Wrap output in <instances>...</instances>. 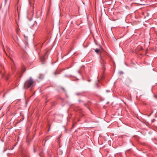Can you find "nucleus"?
<instances>
[{"label": "nucleus", "mask_w": 157, "mask_h": 157, "mask_svg": "<svg viewBox=\"0 0 157 157\" xmlns=\"http://www.w3.org/2000/svg\"><path fill=\"white\" fill-rule=\"evenodd\" d=\"M34 83L33 80L31 77H30L29 79L26 80L25 82L24 85V88L27 89L30 87H32L33 86Z\"/></svg>", "instance_id": "1"}, {"label": "nucleus", "mask_w": 157, "mask_h": 157, "mask_svg": "<svg viewBox=\"0 0 157 157\" xmlns=\"http://www.w3.org/2000/svg\"><path fill=\"white\" fill-rule=\"evenodd\" d=\"M102 49V48L101 47L100 49H94V51L95 52H96L97 53H98L99 52L101 51V50Z\"/></svg>", "instance_id": "2"}, {"label": "nucleus", "mask_w": 157, "mask_h": 157, "mask_svg": "<svg viewBox=\"0 0 157 157\" xmlns=\"http://www.w3.org/2000/svg\"><path fill=\"white\" fill-rule=\"evenodd\" d=\"M44 77V75L42 74H40L39 75L38 78L39 79H42Z\"/></svg>", "instance_id": "3"}, {"label": "nucleus", "mask_w": 157, "mask_h": 157, "mask_svg": "<svg viewBox=\"0 0 157 157\" xmlns=\"http://www.w3.org/2000/svg\"><path fill=\"white\" fill-rule=\"evenodd\" d=\"M41 61L42 62H44L45 61V59L44 57H43L41 59Z\"/></svg>", "instance_id": "4"}, {"label": "nucleus", "mask_w": 157, "mask_h": 157, "mask_svg": "<svg viewBox=\"0 0 157 157\" xmlns=\"http://www.w3.org/2000/svg\"><path fill=\"white\" fill-rule=\"evenodd\" d=\"M5 78L6 80H7L9 78V76H8V75H7L6 76H5Z\"/></svg>", "instance_id": "5"}, {"label": "nucleus", "mask_w": 157, "mask_h": 157, "mask_svg": "<svg viewBox=\"0 0 157 157\" xmlns=\"http://www.w3.org/2000/svg\"><path fill=\"white\" fill-rule=\"evenodd\" d=\"M59 73H57V72H56H56L54 73V74H55V75H57V74H59Z\"/></svg>", "instance_id": "6"}, {"label": "nucleus", "mask_w": 157, "mask_h": 157, "mask_svg": "<svg viewBox=\"0 0 157 157\" xmlns=\"http://www.w3.org/2000/svg\"><path fill=\"white\" fill-rule=\"evenodd\" d=\"M4 75H3V74H2V75L1 76L2 77V78H3L4 77Z\"/></svg>", "instance_id": "7"}, {"label": "nucleus", "mask_w": 157, "mask_h": 157, "mask_svg": "<svg viewBox=\"0 0 157 157\" xmlns=\"http://www.w3.org/2000/svg\"><path fill=\"white\" fill-rule=\"evenodd\" d=\"M60 136H59V138H58V140H59V138L60 137Z\"/></svg>", "instance_id": "8"}, {"label": "nucleus", "mask_w": 157, "mask_h": 157, "mask_svg": "<svg viewBox=\"0 0 157 157\" xmlns=\"http://www.w3.org/2000/svg\"><path fill=\"white\" fill-rule=\"evenodd\" d=\"M140 49H141V50H143V48H142V47H141V48H140Z\"/></svg>", "instance_id": "9"}, {"label": "nucleus", "mask_w": 157, "mask_h": 157, "mask_svg": "<svg viewBox=\"0 0 157 157\" xmlns=\"http://www.w3.org/2000/svg\"><path fill=\"white\" fill-rule=\"evenodd\" d=\"M2 71H1V70H0V74H1V73H2Z\"/></svg>", "instance_id": "10"}, {"label": "nucleus", "mask_w": 157, "mask_h": 157, "mask_svg": "<svg viewBox=\"0 0 157 157\" xmlns=\"http://www.w3.org/2000/svg\"><path fill=\"white\" fill-rule=\"evenodd\" d=\"M7 0H5V2H7Z\"/></svg>", "instance_id": "11"}, {"label": "nucleus", "mask_w": 157, "mask_h": 157, "mask_svg": "<svg viewBox=\"0 0 157 157\" xmlns=\"http://www.w3.org/2000/svg\"><path fill=\"white\" fill-rule=\"evenodd\" d=\"M4 52H5V53L6 54V52L5 51H4Z\"/></svg>", "instance_id": "12"}, {"label": "nucleus", "mask_w": 157, "mask_h": 157, "mask_svg": "<svg viewBox=\"0 0 157 157\" xmlns=\"http://www.w3.org/2000/svg\"><path fill=\"white\" fill-rule=\"evenodd\" d=\"M101 60H102V59H101Z\"/></svg>", "instance_id": "13"}]
</instances>
